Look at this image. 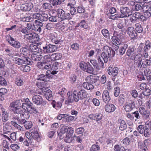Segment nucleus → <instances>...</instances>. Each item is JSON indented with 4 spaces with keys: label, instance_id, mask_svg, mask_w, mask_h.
Listing matches in <instances>:
<instances>
[{
    "label": "nucleus",
    "instance_id": "obj_1",
    "mask_svg": "<svg viewBox=\"0 0 151 151\" xmlns=\"http://www.w3.org/2000/svg\"><path fill=\"white\" fill-rule=\"evenodd\" d=\"M103 51L104 52L101 53V56L104 62L106 63L107 62L110 56L112 57L114 56L115 52L107 46L104 47Z\"/></svg>",
    "mask_w": 151,
    "mask_h": 151
},
{
    "label": "nucleus",
    "instance_id": "obj_23",
    "mask_svg": "<svg viewBox=\"0 0 151 151\" xmlns=\"http://www.w3.org/2000/svg\"><path fill=\"white\" fill-rule=\"evenodd\" d=\"M35 43L30 45L29 48V52H30L29 51L34 52L41 51V49L37 47Z\"/></svg>",
    "mask_w": 151,
    "mask_h": 151
},
{
    "label": "nucleus",
    "instance_id": "obj_9",
    "mask_svg": "<svg viewBox=\"0 0 151 151\" xmlns=\"http://www.w3.org/2000/svg\"><path fill=\"white\" fill-rule=\"evenodd\" d=\"M120 11L121 14H119V17L120 18L127 17L131 15L132 14L130 9L127 7L124 6L120 8Z\"/></svg>",
    "mask_w": 151,
    "mask_h": 151
},
{
    "label": "nucleus",
    "instance_id": "obj_8",
    "mask_svg": "<svg viewBox=\"0 0 151 151\" xmlns=\"http://www.w3.org/2000/svg\"><path fill=\"white\" fill-rule=\"evenodd\" d=\"M74 132L73 129L70 127L67 126L66 132V137L65 141L66 142L70 143L72 141V136Z\"/></svg>",
    "mask_w": 151,
    "mask_h": 151
},
{
    "label": "nucleus",
    "instance_id": "obj_63",
    "mask_svg": "<svg viewBox=\"0 0 151 151\" xmlns=\"http://www.w3.org/2000/svg\"><path fill=\"white\" fill-rule=\"evenodd\" d=\"M62 105V104L60 102H58L55 104L52 105L53 107L56 109H60Z\"/></svg>",
    "mask_w": 151,
    "mask_h": 151
},
{
    "label": "nucleus",
    "instance_id": "obj_6",
    "mask_svg": "<svg viewBox=\"0 0 151 151\" xmlns=\"http://www.w3.org/2000/svg\"><path fill=\"white\" fill-rule=\"evenodd\" d=\"M57 16L62 20L70 19H71L70 14L65 12L61 9H57Z\"/></svg>",
    "mask_w": 151,
    "mask_h": 151
},
{
    "label": "nucleus",
    "instance_id": "obj_3",
    "mask_svg": "<svg viewBox=\"0 0 151 151\" xmlns=\"http://www.w3.org/2000/svg\"><path fill=\"white\" fill-rule=\"evenodd\" d=\"M22 102V100H18L13 102L10 104L11 110L15 114H19L20 116H21V114L22 112V111L21 108L18 107L21 106Z\"/></svg>",
    "mask_w": 151,
    "mask_h": 151
},
{
    "label": "nucleus",
    "instance_id": "obj_49",
    "mask_svg": "<svg viewBox=\"0 0 151 151\" xmlns=\"http://www.w3.org/2000/svg\"><path fill=\"white\" fill-rule=\"evenodd\" d=\"M145 129V126L144 125H139L137 127L138 131L141 134H143Z\"/></svg>",
    "mask_w": 151,
    "mask_h": 151
},
{
    "label": "nucleus",
    "instance_id": "obj_41",
    "mask_svg": "<svg viewBox=\"0 0 151 151\" xmlns=\"http://www.w3.org/2000/svg\"><path fill=\"white\" fill-rule=\"evenodd\" d=\"M101 33L103 35L105 38H109L110 33L109 31L106 29H104L101 30Z\"/></svg>",
    "mask_w": 151,
    "mask_h": 151
},
{
    "label": "nucleus",
    "instance_id": "obj_50",
    "mask_svg": "<svg viewBox=\"0 0 151 151\" xmlns=\"http://www.w3.org/2000/svg\"><path fill=\"white\" fill-rule=\"evenodd\" d=\"M2 120L3 122H5L9 119V115L7 113H2Z\"/></svg>",
    "mask_w": 151,
    "mask_h": 151
},
{
    "label": "nucleus",
    "instance_id": "obj_55",
    "mask_svg": "<svg viewBox=\"0 0 151 151\" xmlns=\"http://www.w3.org/2000/svg\"><path fill=\"white\" fill-rule=\"evenodd\" d=\"M6 81L3 77L0 76V85L3 86L6 85Z\"/></svg>",
    "mask_w": 151,
    "mask_h": 151
},
{
    "label": "nucleus",
    "instance_id": "obj_36",
    "mask_svg": "<svg viewBox=\"0 0 151 151\" xmlns=\"http://www.w3.org/2000/svg\"><path fill=\"white\" fill-rule=\"evenodd\" d=\"M67 126H63L60 129V132H58V135L61 136L63 134H64L66 132Z\"/></svg>",
    "mask_w": 151,
    "mask_h": 151
},
{
    "label": "nucleus",
    "instance_id": "obj_35",
    "mask_svg": "<svg viewBox=\"0 0 151 151\" xmlns=\"http://www.w3.org/2000/svg\"><path fill=\"white\" fill-rule=\"evenodd\" d=\"M52 70H57L58 69L59 67V64L60 63L58 62H54L53 63H51Z\"/></svg>",
    "mask_w": 151,
    "mask_h": 151
},
{
    "label": "nucleus",
    "instance_id": "obj_31",
    "mask_svg": "<svg viewBox=\"0 0 151 151\" xmlns=\"http://www.w3.org/2000/svg\"><path fill=\"white\" fill-rule=\"evenodd\" d=\"M51 58L53 61L58 60L60 59L61 57V55L59 53H56L52 54Z\"/></svg>",
    "mask_w": 151,
    "mask_h": 151
},
{
    "label": "nucleus",
    "instance_id": "obj_44",
    "mask_svg": "<svg viewBox=\"0 0 151 151\" xmlns=\"http://www.w3.org/2000/svg\"><path fill=\"white\" fill-rule=\"evenodd\" d=\"M67 6H69L70 8V11L71 14L72 15H74L76 11V10L75 8L73 6V4L71 3H68L67 4Z\"/></svg>",
    "mask_w": 151,
    "mask_h": 151
},
{
    "label": "nucleus",
    "instance_id": "obj_43",
    "mask_svg": "<svg viewBox=\"0 0 151 151\" xmlns=\"http://www.w3.org/2000/svg\"><path fill=\"white\" fill-rule=\"evenodd\" d=\"M143 6V4L142 3H138L134 6V10L136 11H142Z\"/></svg>",
    "mask_w": 151,
    "mask_h": 151
},
{
    "label": "nucleus",
    "instance_id": "obj_53",
    "mask_svg": "<svg viewBox=\"0 0 151 151\" xmlns=\"http://www.w3.org/2000/svg\"><path fill=\"white\" fill-rule=\"evenodd\" d=\"M151 48V43L148 41L146 42L144 48V50L145 52H146L147 50H149Z\"/></svg>",
    "mask_w": 151,
    "mask_h": 151
},
{
    "label": "nucleus",
    "instance_id": "obj_52",
    "mask_svg": "<svg viewBox=\"0 0 151 151\" xmlns=\"http://www.w3.org/2000/svg\"><path fill=\"white\" fill-rule=\"evenodd\" d=\"M135 26L136 31L139 33H141L142 31V28L140 24L139 23H137Z\"/></svg>",
    "mask_w": 151,
    "mask_h": 151
},
{
    "label": "nucleus",
    "instance_id": "obj_13",
    "mask_svg": "<svg viewBox=\"0 0 151 151\" xmlns=\"http://www.w3.org/2000/svg\"><path fill=\"white\" fill-rule=\"evenodd\" d=\"M131 59L132 60H134V62L138 67H139L142 66L141 63L142 60V55L141 54L139 53L136 55L131 56Z\"/></svg>",
    "mask_w": 151,
    "mask_h": 151
},
{
    "label": "nucleus",
    "instance_id": "obj_2",
    "mask_svg": "<svg viewBox=\"0 0 151 151\" xmlns=\"http://www.w3.org/2000/svg\"><path fill=\"white\" fill-rule=\"evenodd\" d=\"M43 83V82H40L38 83L37 85L39 86V88L42 90L46 99L50 101L52 99V92L50 90L44 87Z\"/></svg>",
    "mask_w": 151,
    "mask_h": 151
},
{
    "label": "nucleus",
    "instance_id": "obj_57",
    "mask_svg": "<svg viewBox=\"0 0 151 151\" xmlns=\"http://www.w3.org/2000/svg\"><path fill=\"white\" fill-rule=\"evenodd\" d=\"M139 111L140 114L143 115H145L147 114V112L144 107H141L139 109Z\"/></svg>",
    "mask_w": 151,
    "mask_h": 151
},
{
    "label": "nucleus",
    "instance_id": "obj_62",
    "mask_svg": "<svg viewBox=\"0 0 151 151\" xmlns=\"http://www.w3.org/2000/svg\"><path fill=\"white\" fill-rule=\"evenodd\" d=\"M150 129L147 128H146L145 129L144 132V133L143 134H144V135L145 137H148L150 136Z\"/></svg>",
    "mask_w": 151,
    "mask_h": 151
},
{
    "label": "nucleus",
    "instance_id": "obj_30",
    "mask_svg": "<svg viewBox=\"0 0 151 151\" xmlns=\"http://www.w3.org/2000/svg\"><path fill=\"white\" fill-rule=\"evenodd\" d=\"M41 14L39 13H35L32 15V17H29V22L33 20L34 19L40 20Z\"/></svg>",
    "mask_w": 151,
    "mask_h": 151
},
{
    "label": "nucleus",
    "instance_id": "obj_60",
    "mask_svg": "<svg viewBox=\"0 0 151 151\" xmlns=\"http://www.w3.org/2000/svg\"><path fill=\"white\" fill-rule=\"evenodd\" d=\"M20 51L22 52L23 53V54L24 55H27L28 51L27 48L25 47H22L20 49Z\"/></svg>",
    "mask_w": 151,
    "mask_h": 151
},
{
    "label": "nucleus",
    "instance_id": "obj_34",
    "mask_svg": "<svg viewBox=\"0 0 151 151\" xmlns=\"http://www.w3.org/2000/svg\"><path fill=\"white\" fill-rule=\"evenodd\" d=\"M21 31L24 34L26 35H24V38L26 40L28 39V28L27 27H24L23 28Z\"/></svg>",
    "mask_w": 151,
    "mask_h": 151
},
{
    "label": "nucleus",
    "instance_id": "obj_25",
    "mask_svg": "<svg viewBox=\"0 0 151 151\" xmlns=\"http://www.w3.org/2000/svg\"><path fill=\"white\" fill-rule=\"evenodd\" d=\"M115 106L111 104H106L105 106V109L106 111L109 113L114 112L115 110Z\"/></svg>",
    "mask_w": 151,
    "mask_h": 151
},
{
    "label": "nucleus",
    "instance_id": "obj_38",
    "mask_svg": "<svg viewBox=\"0 0 151 151\" xmlns=\"http://www.w3.org/2000/svg\"><path fill=\"white\" fill-rule=\"evenodd\" d=\"M127 127V125L125 121L123 120L121 121L120 122L119 129L123 131L125 130Z\"/></svg>",
    "mask_w": 151,
    "mask_h": 151
},
{
    "label": "nucleus",
    "instance_id": "obj_45",
    "mask_svg": "<svg viewBox=\"0 0 151 151\" xmlns=\"http://www.w3.org/2000/svg\"><path fill=\"white\" fill-rule=\"evenodd\" d=\"M139 147L140 149V151H148L145 143H139Z\"/></svg>",
    "mask_w": 151,
    "mask_h": 151
},
{
    "label": "nucleus",
    "instance_id": "obj_11",
    "mask_svg": "<svg viewBox=\"0 0 151 151\" xmlns=\"http://www.w3.org/2000/svg\"><path fill=\"white\" fill-rule=\"evenodd\" d=\"M56 50V47L55 45L49 44L43 47L42 51L45 53L53 52Z\"/></svg>",
    "mask_w": 151,
    "mask_h": 151
},
{
    "label": "nucleus",
    "instance_id": "obj_51",
    "mask_svg": "<svg viewBox=\"0 0 151 151\" xmlns=\"http://www.w3.org/2000/svg\"><path fill=\"white\" fill-rule=\"evenodd\" d=\"M120 93V89L119 87H116L114 88V95L116 97L118 96Z\"/></svg>",
    "mask_w": 151,
    "mask_h": 151
},
{
    "label": "nucleus",
    "instance_id": "obj_27",
    "mask_svg": "<svg viewBox=\"0 0 151 151\" xmlns=\"http://www.w3.org/2000/svg\"><path fill=\"white\" fill-rule=\"evenodd\" d=\"M12 129V127L10 124L8 122L6 123L3 127L4 133L8 134L9 132H10Z\"/></svg>",
    "mask_w": 151,
    "mask_h": 151
},
{
    "label": "nucleus",
    "instance_id": "obj_54",
    "mask_svg": "<svg viewBox=\"0 0 151 151\" xmlns=\"http://www.w3.org/2000/svg\"><path fill=\"white\" fill-rule=\"evenodd\" d=\"M84 131V129L83 128L80 127L77 129L75 130V133L77 134L82 135Z\"/></svg>",
    "mask_w": 151,
    "mask_h": 151
},
{
    "label": "nucleus",
    "instance_id": "obj_12",
    "mask_svg": "<svg viewBox=\"0 0 151 151\" xmlns=\"http://www.w3.org/2000/svg\"><path fill=\"white\" fill-rule=\"evenodd\" d=\"M6 38V40L12 46L18 48L20 47V43L19 42L15 41L10 36H7Z\"/></svg>",
    "mask_w": 151,
    "mask_h": 151
},
{
    "label": "nucleus",
    "instance_id": "obj_46",
    "mask_svg": "<svg viewBox=\"0 0 151 151\" xmlns=\"http://www.w3.org/2000/svg\"><path fill=\"white\" fill-rule=\"evenodd\" d=\"M48 17L47 15L45 13L41 14L40 21H46L48 19Z\"/></svg>",
    "mask_w": 151,
    "mask_h": 151
},
{
    "label": "nucleus",
    "instance_id": "obj_29",
    "mask_svg": "<svg viewBox=\"0 0 151 151\" xmlns=\"http://www.w3.org/2000/svg\"><path fill=\"white\" fill-rule=\"evenodd\" d=\"M83 86L85 88L89 90L93 89L94 88V86L89 82H84Z\"/></svg>",
    "mask_w": 151,
    "mask_h": 151
},
{
    "label": "nucleus",
    "instance_id": "obj_26",
    "mask_svg": "<svg viewBox=\"0 0 151 151\" xmlns=\"http://www.w3.org/2000/svg\"><path fill=\"white\" fill-rule=\"evenodd\" d=\"M134 107L135 104L134 103H126L124 106V109L126 112H129L132 111Z\"/></svg>",
    "mask_w": 151,
    "mask_h": 151
},
{
    "label": "nucleus",
    "instance_id": "obj_56",
    "mask_svg": "<svg viewBox=\"0 0 151 151\" xmlns=\"http://www.w3.org/2000/svg\"><path fill=\"white\" fill-rule=\"evenodd\" d=\"M10 147L14 151L17 150L20 148L19 146L16 144H11L10 145Z\"/></svg>",
    "mask_w": 151,
    "mask_h": 151
},
{
    "label": "nucleus",
    "instance_id": "obj_58",
    "mask_svg": "<svg viewBox=\"0 0 151 151\" xmlns=\"http://www.w3.org/2000/svg\"><path fill=\"white\" fill-rule=\"evenodd\" d=\"M63 63L65 68H66L68 70L70 69V67L71 66V65L69 62L68 61H65L63 62Z\"/></svg>",
    "mask_w": 151,
    "mask_h": 151
},
{
    "label": "nucleus",
    "instance_id": "obj_64",
    "mask_svg": "<svg viewBox=\"0 0 151 151\" xmlns=\"http://www.w3.org/2000/svg\"><path fill=\"white\" fill-rule=\"evenodd\" d=\"M71 48L74 50H77L79 47V45L77 43H73L71 45Z\"/></svg>",
    "mask_w": 151,
    "mask_h": 151
},
{
    "label": "nucleus",
    "instance_id": "obj_59",
    "mask_svg": "<svg viewBox=\"0 0 151 151\" xmlns=\"http://www.w3.org/2000/svg\"><path fill=\"white\" fill-rule=\"evenodd\" d=\"M66 89L65 88H63L61 91H59L58 92V93L61 96L63 97L66 94Z\"/></svg>",
    "mask_w": 151,
    "mask_h": 151
},
{
    "label": "nucleus",
    "instance_id": "obj_10",
    "mask_svg": "<svg viewBox=\"0 0 151 151\" xmlns=\"http://www.w3.org/2000/svg\"><path fill=\"white\" fill-rule=\"evenodd\" d=\"M30 134L29 132V134L34 139L37 141L40 140V136L38 132L37 128V127H34L29 130Z\"/></svg>",
    "mask_w": 151,
    "mask_h": 151
},
{
    "label": "nucleus",
    "instance_id": "obj_40",
    "mask_svg": "<svg viewBox=\"0 0 151 151\" xmlns=\"http://www.w3.org/2000/svg\"><path fill=\"white\" fill-rule=\"evenodd\" d=\"M33 4L32 3H29V11H31V12H39L40 10L36 7L33 8Z\"/></svg>",
    "mask_w": 151,
    "mask_h": 151
},
{
    "label": "nucleus",
    "instance_id": "obj_32",
    "mask_svg": "<svg viewBox=\"0 0 151 151\" xmlns=\"http://www.w3.org/2000/svg\"><path fill=\"white\" fill-rule=\"evenodd\" d=\"M29 113L33 114L34 116H36L37 111L35 108L29 105Z\"/></svg>",
    "mask_w": 151,
    "mask_h": 151
},
{
    "label": "nucleus",
    "instance_id": "obj_16",
    "mask_svg": "<svg viewBox=\"0 0 151 151\" xmlns=\"http://www.w3.org/2000/svg\"><path fill=\"white\" fill-rule=\"evenodd\" d=\"M121 36L120 34L114 33L111 38L112 41L116 45H119L121 42Z\"/></svg>",
    "mask_w": 151,
    "mask_h": 151
},
{
    "label": "nucleus",
    "instance_id": "obj_37",
    "mask_svg": "<svg viewBox=\"0 0 151 151\" xmlns=\"http://www.w3.org/2000/svg\"><path fill=\"white\" fill-rule=\"evenodd\" d=\"M10 123L15 127L17 129L21 131H22L23 130L22 127L20 125L18 124L17 122H15L13 121H11L10 122Z\"/></svg>",
    "mask_w": 151,
    "mask_h": 151
},
{
    "label": "nucleus",
    "instance_id": "obj_20",
    "mask_svg": "<svg viewBox=\"0 0 151 151\" xmlns=\"http://www.w3.org/2000/svg\"><path fill=\"white\" fill-rule=\"evenodd\" d=\"M118 70L119 69L117 67H115L113 68L110 66L108 69V72L109 75L115 77L117 76Z\"/></svg>",
    "mask_w": 151,
    "mask_h": 151
},
{
    "label": "nucleus",
    "instance_id": "obj_15",
    "mask_svg": "<svg viewBox=\"0 0 151 151\" xmlns=\"http://www.w3.org/2000/svg\"><path fill=\"white\" fill-rule=\"evenodd\" d=\"M32 101L34 104L37 105H41L45 103L42 96L38 95H35L33 96Z\"/></svg>",
    "mask_w": 151,
    "mask_h": 151
},
{
    "label": "nucleus",
    "instance_id": "obj_17",
    "mask_svg": "<svg viewBox=\"0 0 151 151\" xmlns=\"http://www.w3.org/2000/svg\"><path fill=\"white\" fill-rule=\"evenodd\" d=\"M28 99H26L25 100V102L22 104V107L24 110L26 111V113L21 114V116H23L26 119H27L28 118V117H26L25 116L26 115H28Z\"/></svg>",
    "mask_w": 151,
    "mask_h": 151
},
{
    "label": "nucleus",
    "instance_id": "obj_18",
    "mask_svg": "<svg viewBox=\"0 0 151 151\" xmlns=\"http://www.w3.org/2000/svg\"><path fill=\"white\" fill-rule=\"evenodd\" d=\"M102 99L103 101L105 103H108L111 100L109 92L107 90H104L102 94Z\"/></svg>",
    "mask_w": 151,
    "mask_h": 151
},
{
    "label": "nucleus",
    "instance_id": "obj_42",
    "mask_svg": "<svg viewBox=\"0 0 151 151\" xmlns=\"http://www.w3.org/2000/svg\"><path fill=\"white\" fill-rule=\"evenodd\" d=\"M74 100L73 93V95H69L68 97V99L65 101V103L66 104H69L70 103H72Z\"/></svg>",
    "mask_w": 151,
    "mask_h": 151
},
{
    "label": "nucleus",
    "instance_id": "obj_7",
    "mask_svg": "<svg viewBox=\"0 0 151 151\" xmlns=\"http://www.w3.org/2000/svg\"><path fill=\"white\" fill-rule=\"evenodd\" d=\"M43 25L42 22L36 20L35 23H29V29L34 30L35 31L40 32L41 30V27L43 26Z\"/></svg>",
    "mask_w": 151,
    "mask_h": 151
},
{
    "label": "nucleus",
    "instance_id": "obj_61",
    "mask_svg": "<svg viewBox=\"0 0 151 151\" xmlns=\"http://www.w3.org/2000/svg\"><path fill=\"white\" fill-rule=\"evenodd\" d=\"M76 149L77 151H84L83 146L82 144H80L76 147Z\"/></svg>",
    "mask_w": 151,
    "mask_h": 151
},
{
    "label": "nucleus",
    "instance_id": "obj_28",
    "mask_svg": "<svg viewBox=\"0 0 151 151\" xmlns=\"http://www.w3.org/2000/svg\"><path fill=\"white\" fill-rule=\"evenodd\" d=\"M78 25L80 27L83 28L85 29H88L89 28L88 23L84 20H81L79 23Z\"/></svg>",
    "mask_w": 151,
    "mask_h": 151
},
{
    "label": "nucleus",
    "instance_id": "obj_4",
    "mask_svg": "<svg viewBox=\"0 0 151 151\" xmlns=\"http://www.w3.org/2000/svg\"><path fill=\"white\" fill-rule=\"evenodd\" d=\"M80 67L81 69L85 72L91 74H95V72L94 68L88 62L85 63L84 62H80Z\"/></svg>",
    "mask_w": 151,
    "mask_h": 151
},
{
    "label": "nucleus",
    "instance_id": "obj_33",
    "mask_svg": "<svg viewBox=\"0 0 151 151\" xmlns=\"http://www.w3.org/2000/svg\"><path fill=\"white\" fill-rule=\"evenodd\" d=\"M43 61L44 63H48L49 62L53 61L52 58H51V56L50 55H47L44 56Z\"/></svg>",
    "mask_w": 151,
    "mask_h": 151
},
{
    "label": "nucleus",
    "instance_id": "obj_47",
    "mask_svg": "<svg viewBox=\"0 0 151 151\" xmlns=\"http://www.w3.org/2000/svg\"><path fill=\"white\" fill-rule=\"evenodd\" d=\"M128 45L127 44H125L120 49L119 51V53L121 55L124 54L126 51V50L128 47Z\"/></svg>",
    "mask_w": 151,
    "mask_h": 151
},
{
    "label": "nucleus",
    "instance_id": "obj_21",
    "mask_svg": "<svg viewBox=\"0 0 151 151\" xmlns=\"http://www.w3.org/2000/svg\"><path fill=\"white\" fill-rule=\"evenodd\" d=\"M99 80V77L97 76L90 75L87 76L86 81L90 83H94Z\"/></svg>",
    "mask_w": 151,
    "mask_h": 151
},
{
    "label": "nucleus",
    "instance_id": "obj_22",
    "mask_svg": "<svg viewBox=\"0 0 151 151\" xmlns=\"http://www.w3.org/2000/svg\"><path fill=\"white\" fill-rule=\"evenodd\" d=\"M135 50L136 49L135 48V46L134 45H132L130 46H129L126 52L127 55V56L130 57V58H131V56L135 55V54L134 53Z\"/></svg>",
    "mask_w": 151,
    "mask_h": 151
},
{
    "label": "nucleus",
    "instance_id": "obj_19",
    "mask_svg": "<svg viewBox=\"0 0 151 151\" xmlns=\"http://www.w3.org/2000/svg\"><path fill=\"white\" fill-rule=\"evenodd\" d=\"M127 33L131 38H134L137 36V33L133 27H128L127 30Z\"/></svg>",
    "mask_w": 151,
    "mask_h": 151
},
{
    "label": "nucleus",
    "instance_id": "obj_14",
    "mask_svg": "<svg viewBox=\"0 0 151 151\" xmlns=\"http://www.w3.org/2000/svg\"><path fill=\"white\" fill-rule=\"evenodd\" d=\"M39 40L38 34L29 31V42L33 43L39 41Z\"/></svg>",
    "mask_w": 151,
    "mask_h": 151
},
{
    "label": "nucleus",
    "instance_id": "obj_39",
    "mask_svg": "<svg viewBox=\"0 0 151 151\" xmlns=\"http://www.w3.org/2000/svg\"><path fill=\"white\" fill-rule=\"evenodd\" d=\"M127 20H125L124 22H121L117 24L118 27L120 29H122L127 26Z\"/></svg>",
    "mask_w": 151,
    "mask_h": 151
},
{
    "label": "nucleus",
    "instance_id": "obj_48",
    "mask_svg": "<svg viewBox=\"0 0 151 151\" xmlns=\"http://www.w3.org/2000/svg\"><path fill=\"white\" fill-rule=\"evenodd\" d=\"M100 150V147L98 145L94 144L91 146L90 151H99Z\"/></svg>",
    "mask_w": 151,
    "mask_h": 151
},
{
    "label": "nucleus",
    "instance_id": "obj_5",
    "mask_svg": "<svg viewBox=\"0 0 151 151\" xmlns=\"http://www.w3.org/2000/svg\"><path fill=\"white\" fill-rule=\"evenodd\" d=\"M86 96V92L84 90H81L78 92L75 91L73 92L74 100L76 102H78L79 99H83Z\"/></svg>",
    "mask_w": 151,
    "mask_h": 151
},
{
    "label": "nucleus",
    "instance_id": "obj_24",
    "mask_svg": "<svg viewBox=\"0 0 151 151\" xmlns=\"http://www.w3.org/2000/svg\"><path fill=\"white\" fill-rule=\"evenodd\" d=\"M40 52H35L31 54V58L33 60L39 61L41 60L42 58V55L39 54Z\"/></svg>",
    "mask_w": 151,
    "mask_h": 151
}]
</instances>
